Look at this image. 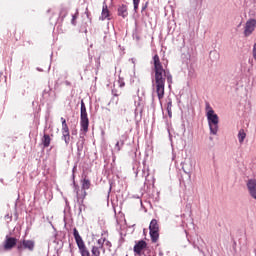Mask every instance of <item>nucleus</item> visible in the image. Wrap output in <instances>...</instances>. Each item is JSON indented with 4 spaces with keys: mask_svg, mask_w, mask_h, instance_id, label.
I'll use <instances>...</instances> for the list:
<instances>
[{
    "mask_svg": "<svg viewBox=\"0 0 256 256\" xmlns=\"http://www.w3.org/2000/svg\"><path fill=\"white\" fill-rule=\"evenodd\" d=\"M62 135L71 136L70 132H62Z\"/></svg>",
    "mask_w": 256,
    "mask_h": 256,
    "instance_id": "29",
    "label": "nucleus"
},
{
    "mask_svg": "<svg viewBox=\"0 0 256 256\" xmlns=\"http://www.w3.org/2000/svg\"><path fill=\"white\" fill-rule=\"evenodd\" d=\"M80 125L81 130L84 131V133H87L89 131V117L87 116V107L85 106V102L81 101V108H80Z\"/></svg>",
    "mask_w": 256,
    "mask_h": 256,
    "instance_id": "4",
    "label": "nucleus"
},
{
    "mask_svg": "<svg viewBox=\"0 0 256 256\" xmlns=\"http://www.w3.org/2000/svg\"><path fill=\"white\" fill-rule=\"evenodd\" d=\"M247 189L252 199H256V180L249 179L247 182Z\"/></svg>",
    "mask_w": 256,
    "mask_h": 256,
    "instance_id": "11",
    "label": "nucleus"
},
{
    "mask_svg": "<svg viewBox=\"0 0 256 256\" xmlns=\"http://www.w3.org/2000/svg\"><path fill=\"white\" fill-rule=\"evenodd\" d=\"M167 113H168V116L171 118L173 117V101L169 100L168 103H167Z\"/></svg>",
    "mask_w": 256,
    "mask_h": 256,
    "instance_id": "17",
    "label": "nucleus"
},
{
    "mask_svg": "<svg viewBox=\"0 0 256 256\" xmlns=\"http://www.w3.org/2000/svg\"><path fill=\"white\" fill-rule=\"evenodd\" d=\"M86 16H87V19L91 17V12L89 11V8H86Z\"/></svg>",
    "mask_w": 256,
    "mask_h": 256,
    "instance_id": "27",
    "label": "nucleus"
},
{
    "mask_svg": "<svg viewBox=\"0 0 256 256\" xmlns=\"http://www.w3.org/2000/svg\"><path fill=\"white\" fill-rule=\"evenodd\" d=\"M60 15H63V16H62V19H65V17L67 16V10L61 9Z\"/></svg>",
    "mask_w": 256,
    "mask_h": 256,
    "instance_id": "24",
    "label": "nucleus"
},
{
    "mask_svg": "<svg viewBox=\"0 0 256 256\" xmlns=\"http://www.w3.org/2000/svg\"><path fill=\"white\" fill-rule=\"evenodd\" d=\"M104 243L107 247H111V243L109 242V240H106Z\"/></svg>",
    "mask_w": 256,
    "mask_h": 256,
    "instance_id": "28",
    "label": "nucleus"
},
{
    "mask_svg": "<svg viewBox=\"0 0 256 256\" xmlns=\"http://www.w3.org/2000/svg\"><path fill=\"white\" fill-rule=\"evenodd\" d=\"M123 145H125V141L124 140H121L120 142H116L115 144V149L116 151H121V147H123Z\"/></svg>",
    "mask_w": 256,
    "mask_h": 256,
    "instance_id": "20",
    "label": "nucleus"
},
{
    "mask_svg": "<svg viewBox=\"0 0 256 256\" xmlns=\"http://www.w3.org/2000/svg\"><path fill=\"white\" fill-rule=\"evenodd\" d=\"M17 245V238L7 236L4 241V251H11Z\"/></svg>",
    "mask_w": 256,
    "mask_h": 256,
    "instance_id": "10",
    "label": "nucleus"
},
{
    "mask_svg": "<svg viewBox=\"0 0 256 256\" xmlns=\"http://www.w3.org/2000/svg\"><path fill=\"white\" fill-rule=\"evenodd\" d=\"M42 145L44 147H49L51 145V136H49L48 134H44L42 138Z\"/></svg>",
    "mask_w": 256,
    "mask_h": 256,
    "instance_id": "14",
    "label": "nucleus"
},
{
    "mask_svg": "<svg viewBox=\"0 0 256 256\" xmlns=\"http://www.w3.org/2000/svg\"><path fill=\"white\" fill-rule=\"evenodd\" d=\"M147 247V242L145 240H139L135 243L133 251L135 255L142 256L143 251H145V248Z\"/></svg>",
    "mask_w": 256,
    "mask_h": 256,
    "instance_id": "8",
    "label": "nucleus"
},
{
    "mask_svg": "<svg viewBox=\"0 0 256 256\" xmlns=\"http://www.w3.org/2000/svg\"><path fill=\"white\" fill-rule=\"evenodd\" d=\"M13 36L15 41H21V38L23 37V30L21 29L14 30Z\"/></svg>",
    "mask_w": 256,
    "mask_h": 256,
    "instance_id": "15",
    "label": "nucleus"
},
{
    "mask_svg": "<svg viewBox=\"0 0 256 256\" xmlns=\"http://www.w3.org/2000/svg\"><path fill=\"white\" fill-rule=\"evenodd\" d=\"M110 17H111V12L109 11V7L107 6L106 3H104L102 6L100 21H105V19H108V21H110L111 20Z\"/></svg>",
    "mask_w": 256,
    "mask_h": 256,
    "instance_id": "12",
    "label": "nucleus"
},
{
    "mask_svg": "<svg viewBox=\"0 0 256 256\" xmlns=\"http://www.w3.org/2000/svg\"><path fill=\"white\" fill-rule=\"evenodd\" d=\"M82 193L79 194V192H77V197L78 199H81L82 201L85 200V197H87V190L91 188V181L89 179H87V177H85L82 181Z\"/></svg>",
    "mask_w": 256,
    "mask_h": 256,
    "instance_id": "6",
    "label": "nucleus"
},
{
    "mask_svg": "<svg viewBox=\"0 0 256 256\" xmlns=\"http://www.w3.org/2000/svg\"><path fill=\"white\" fill-rule=\"evenodd\" d=\"M153 64L155 73L153 90L156 92L159 101H161L165 97V81H167L169 87H171V83H173V75H171L169 70L163 68V64L161 63L159 55H154Z\"/></svg>",
    "mask_w": 256,
    "mask_h": 256,
    "instance_id": "1",
    "label": "nucleus"
},
{
    "mask_svg": "<svg viewBox=\"0 0 256 256\" xmlns=\"http://www.w3.org/2000/svg\"><path fill=\"white\" fill-rule=\"evenodd\" d=\"M149 230L152 243H157L159 241V222L157 219L151 220Z\"/></svg>",
    "mask_w": 256,
    "mask_h": 256,
    "instance_id": "5",
    "label": "nucleus"
},
{
    "mask_svg": "<svg viewBox=\"0 0 256 256\" xmlns=\"http://www.w3.org/2000/svg\"><path fill=\"white\" fill-rule=\"evenodd\" d=\"M118 15L119 17H123V19L129 15V12L127 11V5L122 4L118 7Z\"/></svg>",
    "mask_w": 256,
    "mask_h": 256,
    "instance_id": "13",
    "label": "nucleus"
},
{
    "mask_svg": "<svg viewBox=\"0 0 256 256\" xmlns=\"http://www.w3.org/2000/svg\"><path fill=\"white\" fill-rule=\"evenodd\" d=\"M139 3H141V0H133L135 13H137V11H139Z\"/></svg>",
    "mask_w": 256,
    "mask_h": 256,
    "instance_id": "22",
    "label": "nucleus"
},
{
    "mask_svg": "<svg viewBox=\"0 0 256 256\" xmlns=\"http://www.w3.org/2000/svg\"><path fill=\"white\" fill-rule=\"evenodd\" d=\"M5 219H11V217L9 215H6Z\"/></svg>",
    "mask_w": 256,
    "mask_h": 256,
    "instance_id": "31",
    "label": "nucleus"
},
{
    "mask_svg": "<svg viewBox=\"0 0 256 256\" xmlns=\"http://www.w3.org/2000/svg\"><path fill=\"white\" fill-rule=\"evenodd\" d=\"M91 253L92 256H101V248L98 246H92Z\"/></svg>",
    "mask_w": 256,
    "mask_h": 256,
    "instance_id": "18",
    "label": "nucleus"
},
{
    "mask_svg": "<svg viewBox=\"0 0 256 256\" xmlns=\"http://www.w3.org/2000/svg\"><path fill=\"white\" fill-rule=\"evenodd\" d=\"M256 27V20L250 19L246 22L245 29H244V35L245 37H249L255 31Z\"/></svg>",
    "mask_w": 256,
    "mask_h": 256,
    "instance_id": "9",
    "label": "nucleus"
},
{
    "mask_svg": "<svg viewBox=\"0 0 256 256\" xmlns=\"http://www.w3.org/2000/svg\"><path fill=\"white\" fill-rule=\"evenodd\" d=\"M18 251L22 249H28V251H33L35 249V241L33 240H22L17 245Z\"/></svg>",
    "mask_w": 256,
    "mask_h": 256,
    "instance_id": "7",
    "label": "nucleus"
},
{
    "mask_svg": "<svg viewBox=\"0 0 256 256\" xmlns=\"http://www.w3.org/2000/svg\"><path fill=\"white\" fill-rule=\"evenodd\" d=\"M76 19H77V16L73 15L71 20L72 25H77V23L75 22Z\"/></svg>",
    "mask_w": 256,
    "mask_h": 256,
    "instance_id": "25",
    "label": "nucleus"
},
{
    "mask_svg": "<svg viewBox=\"0 0 256 256\" xmlns=\"http://www.w3.org/2000/svg\"><path fill=\"white\" fill-rule=\"evenodd\" d=\"M73 235L81 256H91V253L89 252V249H87V246H85V241H83V238L79 235L77 228L73 229Z\"/></svg>",
    "mask_w": 256,
    "mask_h": 256,
    "instance_id": "3",
    "label": "nucleus"
},
{
    "mask_svg": "<svg viewBox=\"0 0 256 256\" xmlns=\"http://www.w3.org/2000/svg\"><path fill=\"white\" fill-rule=\"evenodd\" d=\"M62 121V133L63 132H69V126L67 125V120L65 118H61Z\"/></svg>",
    "mask_w": 256,
    "mask_h": 256,
    "instance_id": "19",
    "label": "nucleus"
},
{
    "mask_svg": "<svg viewBox=\"0 0 256 256\" xmlns=\"http://www.w3.org/2000/svg\"><path fill=\"white\" fill-rule=\"evenodd\" d=\"M206 117L210 129V133L212 135H217V131H219V116L213 110V107L209 103H206Z\"/></svg>",
    "mask_w": 256,
    "mask_h": 256,
    "instance_id": "2",
    "label": "nucleus"
},
{
    "mask_svg": "<svg viewBox=\"0 0 256 256\" xmlns=\"http://www.w3.org/2000/svg\"><path fill=\"white\" fill-rule=\"evenodd\" d=\"M62 139H63V141H65L66 145H69V143L71 141V136L62 135Z\"/></svg>",
    "mask_w": 256,
    "mask_h": 256,
    "instance_id": "23",
    "label": "nucleus"
},
{
    "mask_svg": "<svg viewBox=\"0 0 256 256\" xmlns=\"http://www.w3.org/2000/svg\"><path fill=\"white\" fill-rule=\"evenodd\" d=\"M106 241H107V238H100V239H98V241H97V244L99 245L98 247L100 249H103V245H105Z\"/></svg>",
    "mask_w": 256,
    "mask_h": 256,
    "instance_id": "21",
    "label": "nucleus"
},
{
    "mask_svg": "<svg viewBox=\"0 0 256 256\" xmlns=\"http://www.w3.org/2000/svg\"><path fill=\"white\" fill-rule=\"evenodd\" d=\"M120 87H125V83H124V82H121V83H120Z\"/></svg>",
    "mask_w": 256,
    "mask_h": 256,
    "instance_id": "30",
    "label": "nucleus"
},
{
    "mask_svg": "<svg viewBox=\"0 0 256 256\" xmlns=\"http://www.w3.org/2000/svg\"><path fill=\"white\" fill-rule=\"evenodd\" d=\"M245 137H247V133H245L244 129H240L238 133V141L239 143H243L245 141Z\"/></svg>",
    "mask_w": 256,
    "mask_h": 256,
    "instance_id": "16",
    "label": "nucleus"
},
{
    "mask_svg": "<svg viewBox=\"0 0 256 256\" xmlns=\"http://www.w3.org/2000/svg\"><path fill=\"white\" fill-rule=\"evenodd\" d=\"M147 7H149V2H146L143 6H142V13L143 11H145L147 9Z\"/></svg>",
    "mask_w": 256,
    "mask_h": 256,
    "instance_id": "26",
    "label": "nucleus"
}]
</instances>
